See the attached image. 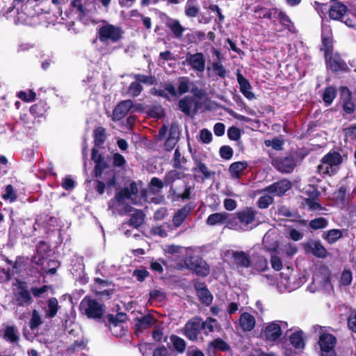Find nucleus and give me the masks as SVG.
<instances>
[{
  "label": "nucleus",
  "mask_w": 356,
  "mask_h": 356,
  "mask_svg": "<svg viewBox=\"0 0 356 356\" xmlns=\"http://www.w3.org/2000/svg\"><path fill=\"white\" fill-rule=\"evenodd\" d=\"M91 159L95 163L92 170V176L95 178V189L99 195H102L104 193L106 187L117 186L120 170L109 168L108 161L102 154L99 153L95 147L91 150Z\"/></svg>",
  "instance_id": "f257e3e1"
},
{
  "label": "nucleus",
  "mask_w": 356,
  "mask_h": 356,
  "mask_svg": "<svg viewBox=\"0 0 356 356\" xmlns=\"http://www.w3.org/2000/svg\"><path fill=\"white\" fill-rule=\"evenodd\" d=\"M79 309L80 312L88 318L100 320L104 316L106 308L103 303L91 296H86L81 301Z\"/></svg>",
  "instance_id": "f03ea898"
},
{
  "label": "nucleus",
  "mask_w": 356,
  "mask_h": 356,
  "mask_svg": "<svg viewBox=\"0 0 356 356\" xmlns=\"http://www.w3.org/2000/svg\"><path fill=\"white\" fill-rule=\"evenodd\" d=\"M321 162L316 172L323 177L332 176L337 172L334 167L343 163V157L339 152L330 151L321 159Z\"/></svg>",
  "instance_id": "7ed1b4c3"
},
{
  "label": "nucleus",
  "mask_w": 356,
  "mask_h": 356,
  "mask_svg": "<svg viewBox=\"0 0 356 356\" xmlns=\"http://www.w3.org/2000/svg\"><path fill=\"white\" fill-rule=\"evenodd\" d=\"M181 172L177 171L175 169L166 172L163 179L165 186H170V193L173 196H176L177 199H181L183 200H190L191 197V186L188 182L185 183L184 191L182 193H177L173 186V183L176 180L181 179Z\"/></svg>",
  "instance_id": "20e7f679"
},
{
  "label": "nucleus",
  "mask_w": 356,
  "mask_h": 356,
  "mask_svg": "<svg viewBox=\"0 0 356 356\" xmlns=\"http://www.w3.org/2000/svg\"><path fill=\"white\" fill-rule=\"evenodd\" d=\"M123 33L121 27L107 23L97 29V38L103 43L108 41L116 43L122 38Z\"/></svg>",
  "instance_id": "39448f33"
},
{
  "label": "nucleus",
  "mask_w": 356,
  "mask_h": 356,
  "mask_svg": "<svg viewBox=\"0 0 356 356\" xmlns=\"http://www.w3.org/2000/svg\"><path fill=\"white\" fill-rule=\"evenodd\" d=\"M215 319L209 317L205 321L202 318L195 316L191 318L184 326V334H200L202 330H204V334L213 332V323Z\"/></svg>",
  "instance_id": "423d86ee"
},
{
  "label": "nucleus",
  "mask_w": 356,
  "mask_h": 356,
  "mask_svg": "<svg viewBox=\"0 0 356 356\" xmlns=\"http://www.w3.org/2000/svg\"><path fill=\"white\" fill-rule=\"evenodd\" d=\"M298 159L292 154L272 158L271 165L280 172L291 173L297 165Z\"/></svg>",
  "instance_id": "0eeeda50"
},
{
  "label": "nucleus",
  "mask_w": 356,
  "mask_h": 356,
  "mask_svg": "<svg viewBox=\"0 0 356 356\" xmlns=\"http://www.w3.org/2000/svg\"><path fill=\"white\" fill-rule=\"evenodd\" d=\"M186 267L198 276L205 277L210 272L209 266L207 261L198 255L187 257L184 260Z\"/></svg>",
  "instance_id": "6e6552de"
},
{
  "label": "nucleus",
  "mask_w": 356,
  "mask_h": 356,
  "mask_svg": "<svg viewBox=\"0 0 356 356\" xmlns=\"http://www.w3.org/2000/svg\"><path fill=\"white\" fill-rule=\"evenodd\" d=\"M303 193L307 197L303 199L302 204L307 205L310 211L323 209L319 200L321 192L318 191L316 186L309 184L305 187Z\"/></svg>",
  "instance_id": "1a4fd4ad"
},
{
  "label": "nucleus",
  "mask_w": 356,
  "mask_h": 356,
  "mask_svg": "<svg viewBox=\"0 0 356 356\" xmlns=\"http://www.w3.org/2000/svg\"><path fill=\"white\" fill-rule=\"evenodd\" d=\"M183 65L190 67V69L196 72L197 75L202 74L206 68V58L203 53L196 52L191 54L188 52L185 60L182 61Z\"/></svg>",
  "instance_id": "9d476101"
},
{
  "label": "nucleus",
  "mask_w": 356,
  "mask_h": 356,
  "mask_svg": "<svg viewBox=\"0 0 356 356\" xmlns=\"http://www.w3.org/2000/svg\"><path fill=\"white\" fill-rule=\"evenodd\" d=\"M320 356H337L334 347L337 339L334 335H319Z\"/></svg>",
  "instance_id": "9b49d317"
},
{
  "label": "nucleus",
  "mask_w": 356,
  "mask_h": 356,
  "mask_svg": "<svg viewBox=\"0 0 356 356\" xmlns=\"http://www.w3.org/2000/svg\"><path fill=\"white\" fill-rule=\"evenodd\" d=\"M283 332H285V334H304L298 327L288 329V323L282 321L269 323L264 329V334H282Z\"/></svg>",
  "instance_id": "f8f14e48"
},
{
  "label": "nucleus",
  "mask_w": 356,
  "mask_h": 356,
  "mask_svg": "<svg viewBox=\"0 0 356 356\" xmlns=\"http://www.w3.org/2000/svg\"><path fill=\"white\" fill-rule=\"evenodd\" d=\"M327 67L334 73L347 72L349 67L341 55L336 52L325 58Z\"/></svg>",
  "instance_id": "ddd939ff"
},
{
  "label": "nucleus",
  "mask_w": 356,
  "mask_h": 356,
  "mask_svg": "<svg viewBox=\"0 0 356 356\" xmlns=\"http://www.w3.org/2000/svg\"><path fill=\"white\" fill-rule=\"evenodd\" d=\"M230 216V213L225 211L214 213L208 216L206 222L210 226L227 223V227L233 228L237 225V222H235V218H231Z\"/></svg>",
  "instance_id": "4468645a"
},
{
  "label": "nucleus",
  "mask_w": 356,
  "mask_h": 356,
  "mask_svg": "<svg viewBox=\"0 0 356 356\" xmlns=\"http://www.w3.org/2000/svg\"><path fill=\"white\" fill-rule=\"evenodd\" d=\"M136 319L137 323H136L135 334L143 332L144 330L149 329L153 325H154V329L152 332V334H163L160 329L156 328V325L158 323V321L152 315L147 314L141 316L140 318H137Z\"/></svg>",
  "instance_id": "2eb2a0df"
},
{
  "label": "nucleus",
  "mask_w": 356,
  "mask_h": 356,
  "mask_svg": "<svg viewBox=\"0 0 356 356\" xmlns=\"http://www.w3.org/2000/svg\"><path fill=\"white\" fill-rule=\"evenodd\" d=\"M257 211L252 207H247L238 211L235 215V221L238 220L241 225L248 227L257 220Z\"/></svg>",
  "instance_id": "dca6fc26"
},
{
  "label": "nucleus",
  "mask_w": 356,
  "mask_h": 356,
  "mask_svg": "<svg viewBox=\"0 0 356 356\" xmlns=\"http://www.w3.org/2000/svg\"><path fill=\"white\" fill-rule=\"evenodd\" d=\"M292 187V183L287 179H282L274 182L265 188V191L270 194L281 197L289 191Z\"/></svg>",
  "instance_id": "f3484780"
},
{
  "label": "nucleus",
  "mask_w": 356,
  "mask_h": 356,
  "mask_svg": "<svg viewBox=\"0 0 356 356\" xmlns=\"http://www.w3.org/2000/svg\"><path fill=\"white\" fill-rule=\"evenodd\" d=\"M113 200L121 204L125 200H129L132 195H136L138 193V185L136 181H131L129 187L117 188Z\"/></svg>",
  "instance_id": "a211bd4d"
},
{
  "label": "nucleus",
  "mask_w": 356,
  "mask_h": 356,
  "mask_svg": "<svg viewBox=\"0 0 356 356\" xmlns=\"http://www.w3.org/2000/svg\"><path fill=\"white\" fill-rule=\"evenodd\" d=\"M303 248L307 253H312L317 258H325L328 254L326 248L318 240H311L304 243Z\"/></svg>",
  "instance_id": "6ab92c4d"
},
{
  "label": "nucleus",
  "mask_w": 356,
  "mask_h": 356,
  "mask_svg": "<svg viewBox=\"0 0 356 356\" xmlns=\"http://www.w3.org/2000/svg\"><path fill=\"white\" fill-rule=\"evenodd\" d=\"M194 289L201 302L207 306L210 305L212 303L213 297L211 293L208 289L205 282L200 281L195 282Z\"/></svg>",
  "instance_id": "aec40b11"
},
{
  "label": "nucleus",
  "mask_w": 356,
  "mask_h": 356,
  "mask_svg": "<svg viewBox=\"0 0 356 356\" xmlns=\"http://www.w3.org/2000/svg\"><path fill=\"white\" fill-rule=\"evenodd\" d=\"M51 251V246L46 241H40L36 246V254L33 257V261L38 266H42Z\"/></svg>",
  "instance_id": "412c9836"
},
{
  "label": "nucleus",
  "mask_w": 356,
  "mask_h": 356,
  "mask_svg": "<svg viewBox=\"0 0 356 356\" xmlns=\"http://www.w3.org/2000/svg\"><path fill=\"white\" fill-rule=\"evenodd\" d=\"M133 107V102L131 99L121 101L113 109L112 120L120 121L123 119Z\"/></svg>",
  "instance_id": "4be33fe9"
},
{
  "label": "nucleus",
  "mask_w": 356,
  "mask_h": 356,
  "mask_svg": "<svg viewBox=\"0 0 356 356\" xmlns=\"http://www.w3.org/2000/svg\"><path fill=\"white\" fill-rule=\"evenodd\" d=\"M348 7L343 3L334 2L329 8V17L331 19L343 22L346 17Z\"/></svg>",
  "instance_id": "5701e85b"
},
{
  "label": "nucleus",
  "mask_w": 356,
  "mask_h": 356,
  "mask_svg": "<svg viewBox=\"0 0 356 356\" xmlns=\"http://www.w3.org/2000/svg\"><path fill=\"white\" fill-rule=\"evenodd\" d=\"M353 97L350 90L347 87L341 88L342 107L347 114H352L355 110V104L353 102Z\"/></svg>",
  "instance_id": "b1692460"
},
{
  "label": "nucleus",
  "mask_w": 356,
  "mask_h": 356,
  "mask_svg": "<svg viewBox=\"0 0 356 356\" xmlns=\"http://www.w3.org/2000/svg\"><path fill=\"white\" fill-rule=\"evenodd\" d=\"M236 79L239 85L240 92L244 95V97L248 100H252L255 99V95L250 91L252 86L248 79H247L239 72L236 74Z\"/></svg>",
  "instance_id": "393cba45"
},
{
  "label": "nucleus",
  "mask_w": 356,
  "mask_h": 356,
  "mask_svg": "<svg viewBox=\"0 0 356 356\" xmlns=\"http://www.w3.org/2000/svg\"><path fill=\"white\" fill-rule=\"evenodd\" d=\"M193 207L191 203L185 204L182 208L178 209L172 217V224L175 227H180L187 216L191 213Z\"/></svg>",
  "instance_id": "a878e982"
},
{
  "label": "nucleus",
  "mask_w": 356,
  "mask_h": 356,
  "mask_svg": "<svg viewBox=\"0 0 356 356\" xmlns=\"http://www.w3.org/2000/svg\"><path fill=\"white\" fill-rule=\"evenodd\" d=\"M229 350V344L222 339L218 338L209 343L207 348V353L209 356H216V352L218 350L226 352Z\"/></svg>",
  "instance_id": "bb28decb"
},
{
  "label": "nucleus",
  "mask_w": 356,
  "mask_h": 356,
  "mask_svg": "<svg viewBox=\"0 0 356 356\" xmlns=\"http://www.w3.org/2000/svg\"><path fill=\"white\" fill-rule=\"evenodd\" d=\"M128 316L124 312H118L115 315L108 314L105 316L104 323L111 329L112 327H117L121 323H126Z\"/></svg>",
  "instance_id": "cd10ccee"
},
{
  "label": "nucleus",
  "mask_w": 356,
  "mask_h": 356,
  "mask_svg": "<svg viewBox=\"0 0 356 356\" xmlns=\"http://www.w3.org/2000/svg\"><path fill=\"white\" fill-rule=\"evenodd\" d=\"M232 258L238 266L241 268H248L250 266V256L244 251H233Z\"/></svg>",
  "instance_id": "c85d7f7f"
},
{
  "label": "nucleus",
  "mask_w": 356,
  "mask_h": 356,
  "mask_svg": "<svg viewBox=\"0 0 356 356\" xmlns=\"http://www.w3.org/2000/svg\"><path fill=\"white\" fill-rule=\"evenodd\" d=\"M166 26L170 29L175 38H182L184 32L186 31V28L180 24L178 19L168 17Z\"/></svg>",
  "instance_id": "c756f323"
},
{
  "label": "nucleus",
  "mask_w": 356,
  "mask_h": 356,
  "mask_svg": "<svg viewBox=\"0 0 356 356\" xmlns=\"http://www.w3.org/2000/svg\"><path fill=\"white\" fill-rule=\"evenodd\" d=\"M239 324L243 331H251L255 326V318L250 313L243 312L240 316Z\"/></svg>",
  "instance_id": "7c9ffc66"
},
{
  "label": "nucleus",
  "mask_w": 356,
  "mask_h": 356,
  "mask_svg": "<svg viewBox=\"0 0 356 356\" xmlns=\"http://www.w3.org/2000/svg\"><path fill=\"white\" fill-rule=\"evenodd\" d=\"M277 11V8H267L262 6H257L254 9V13L259 19H270L273 17H276Z\"/></svg>",
  "instance_id": "2f4dec72"
},
{
  "label": "nucleus",
  "mask_w": 356,
  "mask_h": 356,
  "mask_svg": "<svg viewBox=\"0 0 356 356\" xmlns=\"http://www.w3.org/2000/svg\"><path fill=\"white\" fill-rule=\"evenodd\" d=\"M248 168L246 161H236L232 163L229 168V172L232 178L239 179L241 173Z\"/></svg>",
  "instance_id": "473e14b6"
},
{
  "label": "nucleus",
  "mask_w": 356,
  "mask_h": 356,
  "mask_svg": "<svg viewBox=\"0 0 356 356\" xmlns=\"http://www.w3.org/2000/svg\"><path fill=\"white\" fill-rule=\"evenodd\" d=\"M194 99L191 96H185L181 99L178 102L179 108L187 116H193L191 111L192 106H193Z\"/></svg>",
  "instance_id": "72a5a7b5"
},
{
  "label": "nucleus",
  "mask_w": 356,
  "mask_h": 356,
  "mask_svg": "<svg viewBox=\"0 0 356 356\" xmlns=\"http://www.w3.org/2000/svg\"><path fill=\"white\" fill-rule=\"evenodd\" d=\"M59 309L58 302L56 298L51 297L47 301V307L44 313L47 318H52L55 317Z\"/></svg>",
  "instance_id": "f704fd0d"
},
{
  "label": "nucleus",
  "mask_w": 356,
  "mask_h": 356,
  "mask_svg": "<svg viewBox=\"0 0 356 356\" xmlns=\"http://www.w3.org/2000/svg\"><path fill=\"white\" fill-rule=\"evenodd\" d=\"M16 301L17 306L24 307L30 305L33 302V300L29 291L26 289H22L18 292Z\"/></svg>",
  "instance_id": "c9c22d12"
},
{
  "label": "nucleus",
  "mask_w": 356,
  "mask_h": 356,
  "mask_svg": "<svg viewBox=\"0 0 356 356\" xmlns=\"http://www.w3.org/2000/svg\"><path fill=\"white\" fill-rule=\"evenodd\" d=\"M322 237L329 244H333L343 237V232L339 229H332L327 232H324Z\"/></svg>",
  "instance_id": "e433bc0d"
},
{
  "label": "nucleus",
  "mask_w": 356,
  "mask_h": 356,
  "mask_svg": "<svg viewBox=\"0 0 356 356\" xmlns=\"http://www.w3.org/2000/svg\"><path fill=\"white\" fill-rule=\"evenodd\" d=\"M94 145L96 147H101L106 140V129L102 127H98L93 131Z\"/></svg>",
  "instance_id": "4c0bfd02"
},
{
  "label": "nucleus",
  "mask_w": 356,
  "mask_h": 356,
  "mask_svg": "<svg viewBox=\"0 0 356 356\" xmlns=\"http://www.w3.org/2000/svg\"><path fill=\"white\" fill-rule=\"evenodd\" d=\"M193 160L195 167L192 169V171L194 172H201L203 175V179H209L211 176V172L209 171L206 164L197 157H193Z\"/></svg>",
  "instance_id": "58836bf2"
},
{
  "label": "nucleus",
  "mask_w": 356,
  "mask_h": 356,
  "mask_svg": "<svg viewBox=\"0 0 356 356\" xmlns=\"http://www.w3.org/2000/svg\"><path fill=\"white\" fill-rule=\"evenodd\" d=\"M145 216V215L142 210L136 209L131 215L129 220V225L134 228H139L144 223Z\"/></svg>",
  "instance_id": "ea45409f"
},
{
  "label": "nucleus",
  "mask_w": 356,
  "mask_h": 356,
  "mask_svg": "<svg viewBox=\"0 0 356 356\" xmlns=\"http://www.w3.org/2000/svg\"><path fill=\"white\" fill-rule=\"evenodd\" d=\"M172 162V166L175 169L181 170L183 171L186 170L184 165L186 163L187 159L185 156H181L179 148H176L175 150Z\"/></svg>",
  "instance_id": "a19ab883"
},
{
  "label": "nucleus",
  "mask_w": 356,
  "mask_h": 356,
  "mask_svg": "<svg viewBox=\"0 0 356 356\" xmlns=\"http://www.w3.org/2000/svg\"><path fill=\"white\" fill-rule=\"evenodd\" d=\"M177 81V90L179 95L187 93L190 90V86L193 84L190 81V79L188 76H179Z\"/></svg>",
  "instance_id": "79ce46f5"
},
{
  "label": "nucleus",
  "mask_w": 356,
  "mask_h": 356,
  "mask_svg": "<svg viewBox=\"0 0 356 356\" xmlns=\"http://www.w3.org/2000/svg\"><path fill=\"white\" fill-rule=\"evenodd\" d=\"M322 40V47L321 48V51H324V54L325 58H327L329 55L332 54L333 51V42L332 38L329 36H326L324 34L321 35Z\"/></svg>",
  "instance_id": "37998d69"
},
{
  "label": "nucleus",
  "mask_w": 356,
  "mask_h": 356,
  "mask_svg": "<svg viewBox=\"0 0 356 356\" xmlns=\"http://www.w3.org/2000/svg\"><path fill=\"white\" fill-rule=\"evenodd\" d=\"M195 0H188L185 6V15L188 17H195L200 11L199 6L195 3Z\"/></svg>",
  "instance_id": "c03bdc74"
},
{
  "label": "nucleus",
  "mask_w": 356,
  "mask_h": 356,
  "mask_svg": "<svg viewBox=\"0 0 356 356\" xmlns=\"http://www.w3.org/2000/svg\"><path fill=\"white\" fill-rule=\"evenodd\" d=\"M43 323L42 318L39 312L36 309L32 311L31 317L29 322V327L31 330H34L41 325Z\"/></svg>",
  "instance_id": "a18cd8bd"
},
{
  "label": "nucleus",
  "mask_w": 356,
  "mask_h": 356,
  "mask_svg": "<svg viewBox=\"0 0 356 356\" xmlns=\"http://www.w3.org/2000/svg\"><path fill=\"white\" fill-rule=\"evenodd\" d=\"M337 95V90L332 87L329 86L325 88L323 94V100L326 106L330 105Z\"/></svg>",
  "instance_id": "49530a36"
},
{
  "label": "nucleus",
  "mask_w": 356,
  "mask_h": 356,
  "mask_svg": "<svg viewBox=\"0 0 356 356\" xmlns=\"http://www.w3.org/2000/svg\"><path fill=\"white\" fill-rule=\"evenodd\" d=\"M134 78L139 83H144L149 86L156 84V79L154 76H147L142 74H134Z\"/></svg>",
  "instance_id": "de8ad7c7"
},
{
  "label": "nucleus",
  "mask_w": 356,
  "mask_h": 356,
  "mask_svg": "<svg viewBox=\"0 0 356 356\" xmlns=\"http://www.w3.org/2000/svg\"><path fill=\"white\" fill-rule=\"evenodd\" d=\"M126 160L123 155L120 153H115L113 155L112 168L117 170V168L124 169L126 166Z\"/></svg>",
  "instance_id": "09e8293b"
},
{
  "label": "nucleus",
  "mask_w": 356,
  "mask_h": 356,
  "mask_svg": "<svg viewBox=\"0 0 356 356\" xmlns=\"http://www.w3.org/2000/svg\"><path fill=\"white\" fill-rule=\"evenodd\" d=\"M328 225L327 220L323 217L316 218L310 220L309 223V226L312 229L316 230L319 229H324Z\"/></svg>",
  "instance_id": "8fccbe9b"
},
{
  "label": "nucleus",
  "mask_w": 356,
  "mask_h": 356,
  "mask_svg": "<svg viewBox=\"0 0 356 356\" xmlns=\"http://www.w3.org/2000/svg\"><path fill=\"white\" fill-rule=\"evenodd\" d=\"M70 6L74 9H76L80 20H82L86 16V9L82 3V0H72Z\"/></svg>",
  "instance_id": "3c124183"
},
{
  "label": "nucleus",
  "mask_w": 356,
  "mask_h": 356,
  "mask_svg": "<svg viewBox=\"0 0 356 356\" xmlns=\"http://www.w3.org/2000/svg\"><path fill=\"white\" fill-rule=\"evenodd\" d=\"M30 113L35 117L39 118L45 112L44 104L42 101L34 104L30 107Z\"/></svg>",
  "instance_id": "603ef678"
},
{
  "label": "nucleus",
  "mask_w": 356,
  "mask_h": 356,
  "mask_svg": "<svg viewBox=\"0 0 356 356\" xmlns=\"http://www.w3.org/2000/svg\"><path fill=\"white\" fill-rule=\"evenodd\" d=\"M353 281V274L350 268H344L341 273L339 282L341 285L349 286Z\"/></svg>",
  "instance_id": "864d4df0"
},
{
  "label": "nucleus",
  "mask_w": 356,
  "mask_h": 356,
  "mask_svg": "<svg viewBox=\"0 0 356 356\" xmlns=\"http://www.w3.org/2000/svg\"><path fill=\"white\" fill-rule=\"evenodd\" d=\"M277 16L276 17L279 19L280 23L287 30L291 31L293 23L290 17L284 12H277Z\"/></svg>",
  "instance_id": "5fc2aeb1"
},
{
  "label": "nucleus",
  "mask_w": 356,
  "mask_h": 356,
  "mask_svg": "<svg viewBox=\"0 0 356 356\" xmlns=\"http://www.w3.org/2000/svg\"><path fill=\"white\" fill-rule=\"evenodd\" d=\"M2 198L6 201L9 200L10 202L17 200V195L13 185L8 184L6 186V193L2 195Z\"/></svg>",
  "instance_id": "6e6d98bb"
},
{
  "label": "nucleus",
  "mask_w": 356,
  "mask_h": 356,
  "mask_svg": "<svg viewBox=\"0 0 356 356\" xmlns=\"http://www.w3.org/2000/svg\"><path fill=\"white\" fill-rule=\"evenodd\" d=\"M170 340L172 342L175 348L179 353H183L184 351L186 348V342L183 339L178 337L177 335H171Z\"/></svg>",
  "instance_id": "4d7b16f0"
},
{
  "label": "nucleus",
  "mask_w": 356,
  "mask_h": 356,
  "mask_svg": "<svg viewBox=\"0 0 356 356\" xmlns=\"http://www.w3.org/2000/svg\"><path fill=\"white\" fill-rule=\"evenodd\" d=\"M205 8L216 13L217 16V18L215 19L216 23L221 24L224 22L225 16L217 4H210L208 7H205Z\"/></svg>",
  "instance_id": "13d9d810"
},
{
  "label": "nucleus",
  "mask_w": 356,
  "mask_h": 356,
  "mask_svg": "<svg viewBox=\"0 0 356 356\" xmlns=\"http://www.w3.org/2000/svg\"><path fill=\"white\" fill-rule=\"evenodd\" d=\"M174 134H175V132H174L171 128L168 137L167 138L164 144L165 149L166 151H171L175 147L177 142V138L175 136Z\"/></svg>",
  "instance_id": "bf43d9fd"
},
{
  "label": "nucleus",
  "mask_w": 356,
  "mask_h": 356,
  "mask_svg": "<svg viewBox=\"0 0 356 356\" xmlns=\"http://www.w3.org/2000/svg\"><path fill=\"white\" fill-rule=\"evenodd\" d=\"M273 198L269 195H264L261 196L257 200V206L259 209H267L271 204L273 203Z\"/></svg>",
  "instance_id": "052dcab7"
},
{
  "label": "nucleus",
  "mask_w": 356,
  "mask_h": 356,
  "mask_svg": "<svg viewBox=\"0 0 356 356\" xmlns=\"http://www.w3.org/2000/svg\"><path fill=\"white\" fill-rule=\"evenodd\" d=\"M87 344V341L83 338L81 340H76L73 343H72L67 349L68 353H72L78 350H83L86 348Z\"/></svg>",
  "instance_id": "680f3d73"
},
{
  "label": "nucleus",
  "mask_w": 356,
  "mask_h": 356,
  "mask_svg": "<svg viewBox=\"0 0 356 356\" xmlns=\"http://www.w3.org/2000/svg\"><path fill=\"white\" fill-rule=\"evenodd\" d=\"M143 90V88L142 85L137 81L131 83L128 88V91L133 97L139 96Z\"/></svg>",
  "instance_id": "e2e57ef3"
},
{
  "label": "nucleus",
  "mask_w": 356,
  "mask_h": 356,
  "mask_svg": "<svg viewBox=\"0 0 356 356\" xmlns=\"http://www.w3.org/2000/svg\"><path fill=\"white\" fill-rule=\"evenodd\" d=\"M212 69L216 75L220 78H225L227 76V71L220 61L213 62L212 63Z\"/></svg>",
  "instance_id": "0e129e2a"
},
{
  "label": "nucleus",
  "mask_w": 356,
  "mask_h": 356,
  "mask_svg": "<svg viewBox=\"0 0 356 356\" xmlns=\"http://www.w3.org/2000/svg\"><path fill=\"white\" fill-rule=\"evenodd\" d=\"M265 145L267 147L271 146L273 149L279 151L282 150L283 148L284 140L282 139H280L277 137H275L272 140H266Z\"/></svg>",
  "instance_id": "69168bd1"
},
{
  "label": "nucleus",
  "mask_w": 356,
  "mask_h": 356,
  "mask_svg": "<svg viewBox=\"0 0 356 356\" xmlns=\"http://www.w3.org/2000/svg\"><path fill=\"white\" fill-rule=\"evenodd\" d=\"M289 340L291 343L298 349L305 347V341L302 335H290Z\"/></svg>",
  "instance_id": "338daca9"
},
{
  "label": "nucleus",
  "mask_w": 356,
  "mask_h": 356,
  "mask_svg": "<svg viewBox=\"0 0 356 356\" xmlns=\"http://www.w3.org/2000/svg\"><path fill=\"white\" fill-rule=\"evenodd\" d=\"M220 156L225 160H229L233 156V149L229 145H223L219 150Z\"/></svg>",
  "instance_id": "774afa93"
}]
</instances>
